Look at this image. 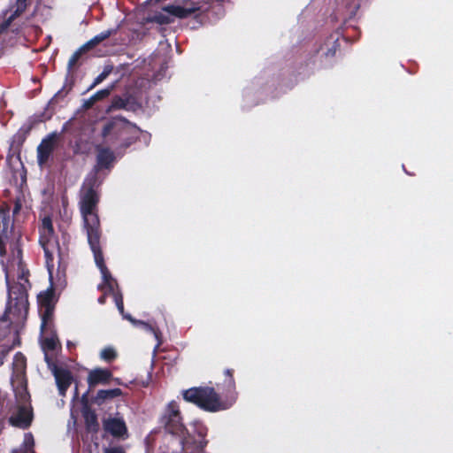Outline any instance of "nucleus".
I'll return each mask as SVG.
<instances>
[{
  "instance_id": "obj_13",
  "label": "nucleus",
  "mask_w": 453,
  "mask_h": 453,
  "mask_svg": "<svg viewBox=\"0 0 453 453\" xmlns=\"http://www.w3.org/2000/svg\"><path fill=\"white\" fill-rule=\"evenodd\" d=\"M27 1L28 0H16V3L13 6L11 7V9L5 12V16H7L8 13L10 15L7 17L6 24H4V27H7L10 25L11 21L15 19V17L21 14L27 6ZM4 28V25L2 24V29Z\"/></svg>"
},
{
  "instance_id": "obj_12",
  "label": "nucleus",
  "mask_w": 453,
  "mask_h": 453,
  "mask_svg": "<svg viewBox=\"0 0 453 453\" xmlns=\"http://www.w3.org/2000/svg\"><path fill=\"white\" fill-rule=\"evenodd\" d=\"M111 378V373L107 369L97 368L89 372L88 377V383L90 387H95L98 384H105Z\"/></svg>"
},
{
  "instance_id": "obj_24",
  "label": "nucleus",
  "mask_w": 453,
  "mask_h": 453,
  "mask_svg": "<svg viewBox=\"0 0 453 453\" xmlns=\"http://www.w3.org/2000/svg\"><path fill=\"white\" fill-rule=\"evenodd\" d=\"M79 52H76L74 53L71 58L69 59V62H68V67L71 68L73 65H75V63L77 62L78 58H79Z\"/></svg>"
},
{
  "instance_id": "obj_9",
  "label": "nucleus",
  "mask_w": 453,
  "mask_h": 453,
  "mask_svg": "<svg viewBox=\"0 0 453 453\" xmlns=\"http://www.w3.org/2000/svg\"><path fill=\"white\" fill-rule=\"evenodd\" d=\"M53 298V291L52 289H47L46 291L41 292L38 295V302L42 306L41 314H42V325L41 330L42 333H44L50 327L51 317L53 309L51 306V302Z\"/></svg>"
},
{
  "instance_id": "obj_15",
  "label": "nucleus",
  "mask_w": 453,
  "mask_h": 453,
  "mask_svg": "<svg viewBox=\"0 0 453 453\" xmlns=\"http://www.w3.org/2000/svg\"><path fill=\"white\" fill-rule=\"evenodd\" d=\"M114 157L111 150L101 149L97 154V166L100 168L108 167L113 161Z\"/></svg>"
},
{
  "instance_id": "obj_20",
  "label": "nucleus",
  "mask_w": 453,
  "mask_h": 453,
  "mask_svg": "<svg viewBox=\"0 0 453 453\" xmlns=\"http://www.w3.org/2000/svg\"><path fill=\"white\" fill-rule=\"evenodd\" d=\"M100 357L105 361L113 360L116 357V351L111 347L104 348L100 352Z\"/></svg>"
},
{
  "instance_id": "obj_6",
  "label": "nucleus",
  "mask_w": 453,
  "mask_h": 453,
  "mask_svg": "<svg viewBox=\"0 0 453 453\" xmlns=\"http://www.w3.org/2000/svg\"><path fill=\"white\" fill-rule=\"evenodd\" d=\"M40 244L43 248L46 265L50 274V279L52 278L53 257L55 253L59 251L58 244L54 235L52 221L49 217H45L42 221L40 228Z\"/></svg>"
},
{
  "instance_id": "obj_18",
  "label": "nucleus",
  "mask_w": 453,
  "mask_h": 453,
  "mask_svg": "<svg viewBox=\"0 0 453 453\" xmlns=\"http://www.w3.org/2000/svg\"><path fill=\"white\" fill-rule=\"evenodd\" d=\"M115 33V29H107V30H104L103 32H101L100 34L96 35V36H94L88 42V44L91 45V46H94V45H96L98 44L99 42H103L104 40L107 39L109 36H111L112 34Z\"/></svg>"
},
{
  "instance_id": "obj_7",
  "label": "nucleus",
  "mask_w": 453,
  "mask_h": 453,
  "mask_svg": "<svg viewBox=\"0 0 453 453\" xmlns=\"http://www.w3.org/2000/svg\"><path fill=\"white\" fill-rule=\"evenodd\" d=\"M45 361L55 378L59 395L65 396L66 390L73 382L72 372L65 365L51 362L47 354L45 356Z\"/></svg>"
},
{
  "instance_id": "obj_26",
  "label": "nucleus",
  "mask_w": 453,
  "mask_h": 453,
  "mask_svg": "<svg viewBox=\"0 0 453 453\" xmlns=\"http://www.w3.org/2000/svg\"><path fill=\"white\" fill-rule=\"evenodd\" d=\"M104 453H125V452L119 448H111V449H104Z\"/></svg>"
},
{
  "instance_id": "obj_1",
  "label": "nucleus",
  "mask_w": 453,
  "mask_h": 453,
  "mask_svg": "<svg viewBox=\"0 0 453 453\" xmlns=\"http://www.w3.org/2000/svg\"><path fill=\"white\" fill-rule=\"evenodd\" d=\"M96 173H90L85 180L81 192L80 207L84 221V226L87 230L88 241L94 254L96 265L99 268L103 283L99 285V288L104 291V296L111 295L115 304L123 318L129 320L134 326H140L142 329L151 333L157 341L156 349L159 347V332L150 325L133 319L130 315L124 313V304L122 295L118 291V286L115 280L111 277L107 267L104 265V257L98 246L99 234V219L96 213V207L98 202V196L94 188L96 183Z\"/></svg>"
},
{
  "instance_id": "obj_5",
  "label": "nucleus",
  "mask_w": 453,
  "mask_h": 453,
  "mask_svg": "<svg viewBox=\"0 0 453 453\" xmlns=\"http://www.w3.org/2000/svg\"><path fill=\"white\" fill-rule=\"evenodd\" d=\"M183 398L209 411L226 410L232 404L220 402L217 394L210 388L188 389L183 392Z\"/></svg>"
},
{
  "instance_id": "obj_25",
  "label": "nucleus",
  "mask_w": 453,
  "mask_h": 453,
  "mask_svg": "<svg viewBox=\"0 0 453 453\" xmlns=\"http://www.w3.org/2000/svg\"><path fill=\"white\" fill-rule=\"evenodd\" d=\"M96 103V100L93 99V96H90L88 100L84 102V107L85 108H90L94 104Z\"/></svg>"
},
{
  "instance_id": "obj_19",
  "label": "nucleus",
  "mask_w": 453,
  "mask_h": 453,
  "mask_svg": "<svg viewBox=\"0 0 453 453\" xmlns=\"http://www.w3.org/2000/svg\"><path fill=\"white\" fill-rule=\"evenodd\" d=\"M111 70V66H105L104 71L94 80L93 83L91 84L88 89H92L93 88L100 84L103 81H104L109 76Z\"/></svg>"
},
{
  "instance_id": "obj_30",
  "label": "nucleus",
  "mask_w": 453,
  "mask_h": 453,
  "mask_svg": "<svg viewBox=\"0 0 453 453\" xmlns=\"http://www.w3.org/2000/svg\"><path fill=\"white\" fill-rule=\"evenodd\" d=\"M12 453H22V452H20L19 450H13Z\"/></svg>"
},
{
  "instance_id": "obj_29",
  "label": "nucleus",
  "mask_w": 453,
  "mask_h": 453,
  "mask_svg": "<svg viewBox=\"0 0 453 453\" xmlns=\"http://www.w3.org/2000/svg\"><path fill=\"white\" fill-rule=\"evenodd\" d=\"M78 395V392H77V387H75V393H74V397H76Z\"/></svg>"
},
{
  "instance_id": "obj_22",
  "label": "nucleus",
  "mask_w": 453,
  "mask_h": 453,
  "mask_svg": "<svg viewBox=\"0 0 453 453\" xmlns=\"http://www.w3.org/2000/svg\"><path fill=\"white\" fill-rule=\"evenodd\" d=\"M113 86L108 88H104V89H101L99 91H97L96 93H95L92 96H93V99L96 100V102L99 101V100H102L105 97H107L111 89H112Z\"/></svg>"
},
{
  "instance_id": "obj_27",
  "label": "nucleus",
  "mask_w": 453,
  "mask_h": 453,
  "mask_svg": "<svg viewBox=\"0 0 453 453\" xmlns=\"http://www.w3.org/2000/svg\"><path fill=\"white\" fill-rule=\"evenodd\" d=\"M88 418V421L91 422V424H95V426H96V416L95 415H91L90 418Z\"/></svg>"
},
{
  "instance_id": "obj_21",
  "label": "nucleus",
  "mask_w": 453,
  "mask_h": 453,
  "mask_svg": "<svg viewBox=\"0 0 453 453\" xmlns=\"http://www.w3.org/2000/svg\"><path fill=\"white\" fill-rule=\"evenodd\" d=\"M150 20L158 24H168L171 22L170 17L163 12L155 14Z\"/></svg>"
},
{
  "instance_id": "obj_23",
  "label": "nucleus",
  "mask_w": 453,
  "mask_h": 453,
  "mask_svg": "<svg viewBox=\"0 0 453 453\" xmlns=\"http://www.w3.org/2000/svg\"><path fill=\"white\" fill-rule=\"evenodd\" d=\"M34 446V437L31 434H26L23 441L24 450H31Z\"/></svg>"
},
{
  "instance_id": "obj_4",
  "label": "nucleus",
  "mask_w": 453,
  "mask_h": 453,
  "mask_svg": "<svg viewBox=\"0 0 453 453\" xmlns=\"http://www.w3.org/2000/svg\"><path fill=\"white\" fill-rule=\"evenodd\" d=\"M162 421L170 433L181 437L184 453H203L207 443L204 440L205 428L198 423L191 425L189 428L184 427L179 406L174 401L166 406Z\"/></svg>"
},
{
  "instance_id": "obj_11",
  "label": "nucleus",
  "mask_w": 453,
  "mask_h": 453,
  "mask_svg": "<svg viewBox=\"0 0 453 453\" xmlns=\"http://www.w3.org/2000/svg\"><path fill=\"white\" fill-rule=\"evenodd\" d=\"M104 429L115 437H123L127 434V426L123 419L111 418L104 421Z\"/></svg>"
},
{
  "instance_id": "obj_10",
  "label": "nucleus",
  "mask_w": 453,
  "mask_h": 453,
  "mask_svg": "<svg viewBox=\"0 0 453 453\" xmlns=\"http://www.w3.org/2000/svg\"><path fill=\"white\" fill-rule=\"evenodd\" d=\"M111 131L119 132L120 135L125 134H136L137 128L122 118H115L112 121L108 123L103 131L104 136L108 135Z\"/></svg>"
},
{
  "instance_id": "obj_8",
  "label": "nucleus",
  "mask_w": 453,
  "mask_h": 453,
  "mask_svg": "<svg viewBox=\"0 0 453 453\" xmlns=\"http://www.w3.org/2000/svg\"><path fill=\"white\" fill-rule=\"evenodd\" d=\"M61 138V133L52 132L43 138L37 147V162L42 167L52 157L54 150Z\"/></svg>"
},
{
  "instance_id": "obj_28",
  "label": "nucleus",
  "mask_w": 453,
  "mask_h": 453,
  "mask_svg": "<svg viewBox=\"0 0 453 453\" xmlns=\"http://www.w3.org/2000/svg\"><path fill=\"white\" fill-rule=\"evenodd\" d=\"M104 299H105L104 296H101V297L98 299V302H99L100 303H104Z\"/></svg>"
},
{
  "instance_id": "obj_2",
  "label": "nucleus",
  "mask_w": 453,
  "mask_h": 453,
  "mask_svg": "<svg viewBox=\"0 0 453 453\" xmlns=\"http://www.w3.org/2000/svg\"><path fill=\"white\" fill-rule=\"evenodd\" d=\"M25 371V357L20 353H17L13 358L11 377V383L17 403L10 410L8 421L11 426L20 429L29 427L34 418L33 410L29 403L30 397L27 390Z\"/></svg>"
},
{
  "instance_id": "obj_14",
  "label": "nucleus",
  "mask_w": 453,
  "mask_h": 453,
  "mask_svg": "<svg viewBox=\"0 0 453 453\" xmlns=\"http://www.w3.org/2000/svg\"><path fill=\"white\" fill-rule=\"evenodd\" d=\"M121 393L119 388L99 390L95 397V402L97 404H102L106 400L119 396Z\"/></svg>"
},
{
  "instance_id": "obj_3",
  "label": "nucleus",
  "mask_w": 453,
  "mask_h": 453,
  "mask_svg": "<svg viewBox=\"0 0 453 453\" xmlns=\"http://www.w3.org/2000/svg\"><path fill=\"white\" fill-rule=\"evenodd\" d=\"M7 302L2 324L7 323L11 326L8 336L4 338V345L9 349L19 343V332L27 318V296L24 284L11 282L6 273Z\"/></svg>"
},
{
  "instance_id": "obj_16",
  "label": "nucleus",
  "mask_w": 453,
  "mask_h": 453,
  "mask_svg": "<svg viewBox=\"0 0 453 453\" xmlns=\"http://www.w3.org/2000/svg\"><path fill=\"white\" fill-rule=\"evenodd\" d=\"M165 11L178 18H186L195 12V9H188L181 6L170 5L165 8Z\"/></svg>"
},
{
  "instance_id": "obj_17",
  "label": "nucleus",
  "mask_w": 453,
  "mask_h": 453,
  "mask_svg": "<svg viewBox=\"0 0 453 453\" xmlns=\"http://www.w3.org/2000/svg\"><path fill=\"white\" fill-rule=\"evenodd\" d=\"M58 345V339L55 336L46 337L42 341V348L44 351V357L49 355V351L54 350ZM50 357V356H48Z\"/></svg>"
}]
</instances>
